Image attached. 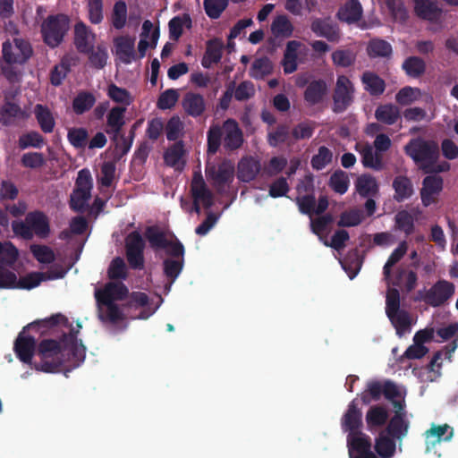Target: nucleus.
<instances>
[{
	"label": "nucleus",
	"instance_id": "1",
	"mask_svg": "<svg viewBox=\"0 0 458 458\" xmlns=\"http://www.w3.org/2000/svg\"><path fill=\"white\" fill-rule=\"evenodd\" d=\"M39 354L43 363L36 365L35 369L44 372H55L66 358L72 360L75 365L81 364L84 360L86 349L74 335H69L60 343L54 340L43 341L39 346Z\"/></svg>",
	"mask_w": 458,
	"mask_h": 458
},
{
	"label": "nucleus",
	"instance_id": "2",
	"mask_svg": "<svg viewBox=\"0 0 458 458\" xmlns=\"http://www.w3.org/2000/svg\"><path fill=\"white\" fill-rule=\"evenodd\" d=\"M404 149L406 154L426 173H441L450 169L449 163L439 159L438 147L433 141L415 139L411 140Z\"/></svg>",
	"mask_w": 458,
	"mask_h": 458
},
{
	"label": "nucleus",
	"instance_id": "3",
	"mask_svg": "<svg viewBox=\"0 0 458 458\" xmlns=\"http://www.w3.org/2000/svg\"><path fill=\"white\" fill-rule=\"evenodd\" d=\"M127 290L120 282L108 283L103 289H97L95 296L98 305L99 318L102 321L117 323L122 313L114 301L122 300Z\"/></svg>",
	"mask_w": 458,
	"mask_h": 458
},
{
	"label": "nucleus",
	"instance_id": "4",
	"mask_svg": "<svg viewBox=\"0 0 458 458\" xmlns=\"http://www.w3.org/2000/svg\"><path fill=\"white\" fill-rule=\"evenodd\" d=\"M222 135H224L225 147L229 149L238 148L243 141L242 134L237 123L233 120H227L224 123L223 130L218 125L210 127L208 133L209 152L215 153L217 150Z\"/></svg>",
	"mask_w": 458,
	"mask_h": 458
},
{
	"label": "nucleus",
	"instance_id": "5",
	"mask_svg": "<svg viewBox=\"0 0 458 458\" xmlns=\"http://www.w3.org/2000/svg\"><path fill=\"white\" fill-rule=\"evenodd\" d=\"M6 31L11 38L3 43V57L8 64H21L27 61L31 55V47L27 41L19 37L18 31L13 23H9Z\"/></svg>",
	"mask_w": 458,
	"mask_h": 458
},
{
	"label": "nucleus",
	"instance_id": "6",
	"mask_svg": "<svg viewBox=\"0 0 458 458\" xmlns=\"http://www.w3.org/2000/svg\"><path fill=\"white\" fill-rule=\"evenodd\" d=\"M13 231L18 236L31 239L34 235L47 237L50 229L47 216L40 212H34L29 214L24 222H13Z\"/></svg>",
	"mask_w": 458,
	"mask_h": 458
},
{
	"label": "nucleus",
	"instance_id": "7",
	"mask_svg": "<svg viewBox=\"0 0 458 458\" xmlns=\"http://www.w3.org/2000/svg\"><path fill=\"white\" fill-rule=\"evenodd\" d=\"M69 29V19L64 14L48 17L42 24L45 42L50 47H56L63 40Z\"/></svg>",
	"mask_w": 458,
	"mask_h": 458
},
{
	"label": "nucleus",
	"instance_id": "8",
	"mask_svg": "<svg viewBox=\"0 0 458 458\" xmlns=\"http://www.w3.org/2000/svg\"><path fill=\"white\" fill-rule=\"evenodd\" d=\"M92 189V178L90 172L82 169L79 172L76 188L71 196V206L76 211L83 210L90 199V191Z\"/></svg>",
	"mask_w": 458,
	"mask_h": 458
},
{
	"label": "nucleus",
	"instance_id": "9",
	"mask_svg": "<svg viewBox=\"0 0 458 458\" xmlns=\"http://www.w3.org/2000/svg\"><path fill=\"white\" fill-rule=\"evenodd\" d=\"M206 174L217 191H224L233 181L234 165L230 161H224L217 167L208 166Z\"/></svg>",
	"mask_w": 458,
	"mask_h": 458
},
{
	"label": "nucleus",
	"instance_id": "10",
	"mask_svg": "<svg viewBox=\"0 0 458 458\" xmlns=\"http://www.w3.org/2000/svg\"><path fill=\"white\" fill-rule=\"evenodd\" d=\"M350 458H377L371 451L370 438L363 432H352L347 436Z\"/></svg>",
	"mask_w": 458,
	"mask_h": 458
},
{
	"label": "nucleus",
	"instance_id": "11",
	"mask_svg": "<svg viewBox=\"0 0 458 458\" xmlns=\"http://www.w3.org/2000/svg\"><path fill=\"white\" fill-rule=\"evenodd\" d=\"M191 191L194 201L192 209H194L196 213H199L200 205L205 208H209L213 204V195L208 188L202 175L198 172L193 175Z\"/></svg>",
	"mask_w": 458,
	"mask_h": 458
},
{
	"label": "nucleus",
	"instance_id": "12",
	"mask_svg": "<svg viewBox=\"0 0 458 458\" xmlns=\"http://www.w3.org/2000/svg\"><path fill=\"white\" fill-rule=\"evenodd\" d=\"M146 236L153 248L165 249L173 256H182L184 252L180 242H173L172 237L164 234L157 228H148Z\"/></svg>",
	"mask_w": 458,
	"mask_h": 458
},
{
	"label": "nucleus",
	"instance_id": "13",
	"mask_svg": "<svg viewBox=\"0 0 458 458\" xmlns=\"http://www.w3.org/2000/svg\"><path fill=\"white\" fill-rule=\"evenodd\" d=\"M112 51L121 62L131 64L136 59L135 38L129 35L114 38Z\"/></svg>",
	"mask_w": 458,
	"mask_h": 458
},
{
	"label": "nucleus",
	"instance_id": "14",
	"mask_svg": "<svg viewBox=\"0 0 458 458\" xmlns=\"http://www.w3.org/2000/svg\"><path fill=\"white\" fill-rule=\"evenodd\" d=\"M353 93L354 88L350 79L344 75L338 76L334 95L335 110L345 109L352 101Z\"/></svg>",
	"mask_w": 458,
	"mask_h": 458
},
{
	"label": "nucleus",
	"instance_id": "15",
	"mask_svg": "<svg viewBox=\"0 0 458 458\" xmlns=\"http://www.w3.org/2000/svg\"><path fill=\"white\" fill-rule=\"evenodd\" d=\"M443 190V179L437 175H428L422 182L420 198L423 206L436 204Z\"/></svg>",
	"mask_w": 458,
	"mask_h": 458
},
{
	"label": "nucleus",
	"instance_id": "16",
	"mask_svg": "<svg viewBox=\"0 0 458 458\" xmlns=\"http://www.w3.org/2000/svg\"><path fill=\"white\" fill-rule=\"evenodd\" d=\"M66 272L67 269L61 268L58 271L50 270L47 273H30L23 277L17 279L16 288L30 290L39 285L43 281L62 278L64 276Z\"/></svg>",
	"mask_w": 458,
	"mask_h": 458
},
{
	"label": "nucleus",
	"instance_id": "17",
	"mask_svg": "<svg viewBox=\"0 0 458 458\" xmlns=\"http://www.w3.org/2000/svg\"><path fill=\"white\" fill-rule=\"evenodd\" d=\"M158 38V27L155 26L152 21L146 20L142 24L138 44V52L140 58L145 56L148 49L157 47Z\"/></svg>",
	"mask_w": 458,
	"mask_h": 458
},
{
	"label": "nucleus",
	"instance_id": "18",
	"mask_svg": "<svg viewBox=\"0 0 458 458\" xmlns=\"http://www.w3.org/2000/svg\"><path fill=\"white\" fill-rule=\"evenodd\" d=\"M409 426V415L405 408H398L394 409V415L390 420L385 431L394 438L402 439L407 435Z\"/></svg>",
	"mask_w": 458,
	"mask_h": 458
},
{
	"label": "nucleus",
	"instance_id": "19",
	"mask_svg": "<svg viewBox=\"0 0 458 458\" xmlns=\"http://www.w3.org/2000/svg\"><path fill=\"white\" fill-rule=\"evenodd\" d=\"M143 240L141 236L133 232L126 239L127 258L130 265L133 267H140L143 264L142 250Z\"/></svg>",
	"mask_w": 458,
	"mask_h": 458
},
{
	"label": "nucleus",
	"instance_id": "20",
	"mask_svg": "<svg viewBox=\"0 0 458 458\" xmlns=\"http://www.w3.org/2000/svg\"><path fill=\"white\" fill-rule=\"evenodd\" d=\"M305 46L297 40H291L286 44L283 67L285 73H292L296 71L298 66V55L305 52Z\"/></svg>",
	"mask_w": 458,
	"mask_h": 458
},
{
	"label": "nucleus",
	"instance_id": "21",
	"mask_svg": "<svg viewBox=\"0 0 458 458\" xmlns=\"http://www.w3.org/2000/svg\"><path fill=\"white\" fill-rule=\"evenodd\" d=\"M96 35L82 22H78L74 28V43L77 49L82 53H89L94 47Z\"/></svg>",
	"mask_w": 458,
	"mask_h": 458
},
{
	"label": "nucleus",
	"instance_id": "22",
	"mask_svg": "<svg viewBox=\"0 0 458 458\" xmlns=\"http://www.w3.org/2000/svg\"><path fill=\"white\" fill-rule=\"evenodd\" d=\"M454 293L452 284L442 281L436 284L427 293L426 301L432 306H438L445 301Z\"/></svg>",
	"mask_w": 458,
	"mask_h": 458
},
{
	"label": "nucleus",
	"instance_id": "23",
	"mask_svg": "<svg viewBox=\"0 0 458 458\" xmlns=\"http://www.w3.org/2000/svg\"><path fill=\"white\" fill-rule=\"evenodd\" d=\"M294 31L291 20L284 14L276 15L270 25V32L274 38L284 40L290 38Z\"/></svg>",
	"mask_w": 458,
	"mask_h": 458
},
{
	"label": "nucleus",
	"instance_id": "24",
	"mask_svg": "<svg viewBox=\"0 0 458 458\" xmlns=\"http://www.w3.org/2000/svg\"><path fill=\"white\" fill-rule=\"evenodd\" d=\"M420 99H423L427 104L433 102V98L430 95L422 92L418 88L404 87L395 96L396 102L403 106L411 105Z\"/></svg>",
	"mask_w": 458,
	"mask_h": 458
},
{
	"label": "nucleus",
	"instance_id": "25",
	"mask_svg": "<svg viewBox=\"0 0 458 458\" xmlns=\"http://www.w3.org/2000/svg\"><path fill=\"white\" fill-rule=\"evenodd\" d=\"M35 350V340L23 333L20 334L14 344V352L21 361L31 363Z\"/></svg>",
	"mask_w": 458,
	"mask_h": 458
},
{
	"label": "nucleus",
	"instance_id": "26",
	"mask_svg": "<svg viewBox=\"0 0 458 458\" xmlns=\"http://www.w3.org/2000/svg\"><path fill=\"white\" fill-rule=\"evenodd\" d=\"M361 412L354 401H352L343 416L342 428L345 432L352 434V432H360L359 428L361 427Z\"/></svg>",
	"mask_w": 458,
	"mask_h": 458
},
{
	"label": "nucleus",
	"instance_id": "27",
	"mask_svg": "<svg viewBox=\"0 0 458 458\" xmlns=\"http://www.w3.org/2000/svg\"><path fill=\"white\" fill-rule=\"evenodd\" d=\"M355 149L360 153L364 166L375 170H380L382 168V157L377 150L374 151L370 145L357 142Z\"/></svg>",
	"mask_w": 458,
	"mask_h": 458
},
{
	"label": "nucleus",
	"instance_id": "28",
	"mask_svg": "<svg viewBox=\"0 0 458 458\" xmlns=\"http://www.w3.org/2000/svg\"><path fill=\"white\" fill-rule=\"evenodd\" d=\"M416 13L426 20L437 21L440 19L442 11L432 0H414Z\"/></svg>",
	"mask_w": 458,
	"mask_h": 458
},
{
	"label": "nucleus",
	"instance_id": "29",
	"mask_svg": "<svg viewBox=\"0 0 458 458\" xmlns=\"http://www.w3.org/2000/svg\"><path fill=\"white\" fill-rule=\"evenodd\" d=\"M310 29L318 37L326 38L330 41H337L339 39V32L329 19L313 20Z\"/></svg>",
	"mask_w": 458,
	"mask_h": 458
},
{
	"label": "nucleus",
	"instance_id": "30",
	"mask_svg": "<svg viewBox=\"0 0 458 458\" xmlns=\"http://www.w3.org/2000/svg\"><path fill=\"white\" fill-rule=\"evenodd\" d=\"M425 437L427 451H429L431 447H434L441 441L450 440L453 437V432L447 425L432 426L431 428L426 432Z\"/></svg>",
	"mask_w": 458,
	"mask_h": 458
},
{
	"label": "nucleus",
	"instance_id": "31",
	"mask_svg": "<svg viewBox=\"0 0 458 458\" xmlns=\"http://www.w3.org/2000/svg\"><path fill=\"white\" fill-rule=\"evenodd\" d=\"M382 391L386 399L390 400L394 409L405 408L406 390L392 382H386L382 386Z\"/></svg>",
	"mask_w": 458,
	"mask_h": 458
},
{
	"label": "nucleus",
	"instance_id": "32",
	"mask_svg": "<svg viewBox=\"0 0 458 458\" xmlns=\"http://www.w3.org/2000/svg\"><path fill=\"white\" fill-rule=\"evenodd\" d=\"M388 419V411L379 405L371 406L365 416V420L369 430H373L386 424Z\"/></svg>",
	"mask_w": 458,
	"mask_h": 458
},
{
	"label": "nucleus",
	"instance_id": "33",
	"mask_svg": "<svg viewBox=\"0 0 458 458\" xmlns=\"http://www.w3.org/2000/svg\"><path fill=\"white\" fill-rule=\"evenodd\" d=\"M362 15V8L357 0H351L344 4L338 11L337 16L339 20L353 23L358 21Z\"/></svg>",
	"mask_w": 458,
	"mask_h": 458
},
{
	"label": "nucleus",
	"instance_id": "34",
	"mask_svg": "<svg viewBox=\"0 0 458 458\" xmlns=\"http://www.w3.org/2000/svg\"><path fill=\"white\" fill-rule=\"evenodd\" d=\"M375 117L382 123L392 125L400 119V109L393 104L380 105L375 111Z\"/></svg>",
	"mask_w": 458,
	"mask_h": 458
},
{
	"label": "nucleus",
	"instance_id": "35",
	"mask_svg": "<svg viewBox=\"0 0 458 458\" xmlns=\"http://www.w3.org/2000/svg\"><path fill=\"white\" fill-rule=\"evenodd\" d=\"M260 170V165L253 157L242 158L238 165V178L242 182L253 180Z\"/></svg>",
	"mask_w": 458,
	"mask_h": 458
},
{
	"label": "nucleus",
	"instance_id": "36",
	"mask_svg": "<svg viewBox=\"0 0 458 458\" xmlns=\"http://www.w3.org/2000/svg\"><path fill=\"white\" fill-rule=\"evenodd\" d=\"M355 189L362 197H374L378 191V183L373 176L361 174L355 182Z\"/></svg>",
	"mask_w": 458,
	"mask_h": 458
},
{
	"label": "nucleus",
	"instance_id": "37",
	"mask_svg": "<svg viewBox=\"0 0 458 458\" xmlns=\"http://www.w3.org/2000/svg\"><path fill=\"white\" fill-rule=\"evenodd\" d=\"M182 106L190 115L198 116L205 110V101L199 94L188 93L182 100Z\"/></svg>",
	"mask_w": 458,
	"mask_h": 458
},
{
	"label": "nucleus",
	"instance_id": "38",
	"mask_svg": "<svg viewBox=\"0 0 458 458\" xmlns=\"http://www.w3.org/2000/svg\"><path fill=\"white\" fill-rule=\"evenodd\" d=\"M388 284L398 285L410 291L414 288L417 276L416 274L409 270H402L394 276L389 274L388 279H386Z\"/></svg>",
	"mask_w": 458,
	"mask_h": 458
},
{
	"label": "nucleus",
	"instance_id": "39",
	"mask_svg": "<svg viewBox=\"0 0 458 458\" xmlns=\"http://www.w3.org/2000/svg\"><path fill=\"white\" fill-rule=\"evenodd\" d=\"M390 434L383 430L376 439L375 449L377 453L384 458H390L395 452V443L389 438Z\"/></svg>",
	"mask_w": 458,
	"mask_h": 458
},
{
	"label": "nucleus",
	"instance_id": "40",
	"mask_svg": "<svg viewBox=\"0 0 458 458\" xmlns=\"http://www.w3.org/2000/svg\"><path fill=\"white\" fill-rule=\"evenodd\" d=\"M394 189V199L403 201L413 194V188L411 181L405 176H397L393 182Z\"/></svg>",
	"mask_w": 458,
	"mask_h": 458
},
{
	"label": "nucleus",
	"instance_id": "41",
	"mask_svg": "<svg viewBox=\"0 0 458 458\" xmlns=\"http://www.w3.org/2000/svg\"><path fill=\"white\" fill-rule=\"evenodd\" d=\"M106 94L110 99L119 104V106H124L125 108L133 101V98L128 90L114 84L108 86Z\"/></svg>",
	"mask_w": 458,
	"mask_h": 458
},
{
	"label": "nucleus",
	"instance_id": "42",
	"mask_svg": "<svg viewBox=\"0 0 458 458\" xmlns=\"http://www.w3.org/2000/svg\"><path fill=\"white\" fill-rule=\"evenodd\" d=\"M128 18L127 5L123 1L114 3L112 13L111 23L116 30H122L125 27Z\"/></svg>",
	"mask_w": 458,
	"mask_h": 458
},
{
	"label": "nucleus",
	"instance_id": "43",
	"mask_svg": "<svg viewBox=\"0 0 458 458\" xmlns=\"http://www.w3.org/2000/svg\"><path fill=\"white\" fill-rule=\"evenodd\" d=\"M34 114L38 123L45 132H51L54 130L55 119L47 107L42 105H37L34 109Z\"/></svg>",
	"mask_w": 458,
	"mask_h": 458
},
{
	"label": "nucleus",
	"instance_id": "44",
	"mask_svg": "<svg viewBox=\"0 0 458 458\" xmlns=\"http://www.w3.org/2000/svg\"><path fill=\"white\" fill-rule=\"evenodd\" d=\"M361 80L366 90L372 95H379L385 90L384 81L373 72H364Z\"/></svg>",
	"mask_w": 458,
	"mask_h": 458
},
{
	"label": "nucleus",
	"instance_id": "45",
	"mask_svg": "<svg viewBox=\"0 0 458 458\" xmlns=\"http://www.w3.org/2000/svg\"><path fill=\"white\" fill-rule=\"evenodd\" d=\"M389 319L391 320L393 326L396 329L397 335L400 336L408 333L411 329V320L409 315L405 311H398L390 315Z\"/></svg>",
	"mask_w": 458,
	"mask_h": 458
},
{
	"label": "nucleus",
	"instance_id": "46",
	"mask_svg": "<svg viewBox=\"0 0 458 458\" xmlns=\"http://www.w3.org/2000/svg\"><path fill=\"white\" fill-rule=\"evenodd\" d=\"M191 20L188 14L174 17L169 21V33L170 37L174 39H178L182 34L184 28H190Z\"/></svg>",
	"mask_w": 458,
	"mask_h": 458
},
{
	"label": "nucleus",
	"instance_id": "47",
	"mask_svg": "<svg viewBox=\"0 0 458 458\" xmlns=\"http://www.w3.org/2000/svg\"><path fill=\"white\" fill-rule=\"evenodd\" d=\"M18 256V250L12 242H0V266H12Z\"/></svg>",
	"mask_w": 458,
	"mask_h": 458
},
{
	"label": "nucleus",
	"instance_id": "48",
	"mask_svg": "<svg viewBox=\"0 0 458 458\" xmlns=\"http://www.w3.org/2000/svg\"><path fill=\"white\" fill-rule=\"evenodd\" d=\"M367 52L370 57H386L392 54V47L386 41L373 39L369 43Z\"/></svg>",
	"mask_w": 458,
	"mask_h": 458
},
{
	"label": "nucleus",
	"instance_id": "49",
	"mask_svg": "<svg viewBox=\"0 0 458 458\" xmlns=\"http://www.w3.org/2000/svg\"><path fill=\"white\" fill-rule=\"evenodd\" d=\"M126 108L124 106H114L107 114V125L113 133L120 131L124 124V113Z\"/></svg>",
	"mask_w": 458,
	"mask_h": 458
},
{
	"label": "nucleus",
	"instance_id": "50",
	"mask_svg": "<svg viewBox=\"0 0 458 458\" xmlns=\"http://www.w3.org/2000/svg\"><path fill=\"white\" fill-rule=\"evenodd\" d=\"M30 250L33 257L40 264H49L55 259L54 250L46 245L31 244Z\"/></svg>",
	"mask_w": 458,
	"mask_h": 458
},
{
	"label": "nucleus",
	"instance_id": "51",
	"mask_svg": "<svg viewBox=\"0 0 458 458\" xmlns=\"http://www.w3.org/2000/svg\"><path fill=\"white\" fill-rule=\"evenodd\" d=\"M89 62L96 68H103L107 62L108 53L105 44H98L89 51Z\"/></svg>",
	"mask_w": 458,
	"mask_h": 458
},
{
	"label": "nucleus",
	"instance_id": "52",
	"mask_svg": "<svg viewBox=\"0 0 458 458\" xmlns=\"http://www.w3.org/2000/svg\"><path fill=\"white\" fill-rule=\"evenodd\" d=\"M183 148L180 143L174 144L168 148L164 156L165 163L173 167L180 168L183 165L182 161Z\"/></svg>",
	"mask_w": 458,
	"mask_h": 458
},
{
	"label": "nucleus",
	"instance_id": "53",
	"mask_svg": "<svg viewBox=\"0 0 458 458\" xmlns=\"http://www.w3.org/2000/svg\"><path fill=\"white\" fill-rule=\"evenodd\" d=\"M349 176L341 170L335 172L330 177V187L337 193L344 194L349 188Z\"/></svg>",
	"mask_w": 458,
	"mask_h": 458
},
{
	"label": "nucleus",
	"instance_id": "54",
	"mask_svg": "<svg viewBox=\"0 0 458 458\" xmlns=\"http://www.w3.org/2000/svg\"><path fill=\"white\" fill-rule=\"evenodd\" d=\"M327 90L326 82L319 81L309 85L305 91V99L310 104L318 103Z\"/></svg>",
	"mask_w": 458,
	"mask_h": 458
},
{
	"label": "nucleus",
	"instance_id": "55",
	"mask_svg": "<svg viewBox=\"0 0 458 458\" xmlns=\"http://www.w3.org/2000/svg\"><path fill=\"white\" fill-rule=\"evenodd\" d=\"M333 63L341 67H348L354 64L356 53L350 49H337L332 54Z\"/></svg>",
	"mask_w": 458,
	"mask_h": 458
},
{
	"label": "nucleus",
	"instance_id": "56",
	"mask_svg": "<svg viewBox=\"0 0 458 458\" xmlns=\"http://www.w3.org/2000/svg\"><path fill=\"white\" fill-rule=\"evenodd\" d=\"M403 68L409 76L416 78L424 72L425 63L419 57L411 56L403 62Z\"/></svg>",
	"mask_w": 458,
	"mask_h": 458
},
{
	"label": "nucleus",
	"instance_id": "57",
	"mask_svg": "<svg viewBox=\"0 0 458 458\" xmlns=\"http://www.w3.org/2000/svg\"><path fill=\"white\" fill-rule=\"evenodd\" d=\"M204 9L211 19H217L228 5V0H204Z\"/></svg>",
	"mask_w": 458,
	"mask_h": 458
},
{
	"label": "nucleus",
	"instance_id": "58",
	"mask_svg": "<svg viewBox=\"0 0 458 458\" xmlns=\"http://www.w3.org/2000/svg\"><path fill=\"white\" fill-rule=\"evenodd\" d=\"M90 22L98 24L103 21V0H86Z\"/></svg>",
	"mask_w": 458,
	"mask_h": 458
},
{
	"label": "nucleus",
	"instance_id": "59",
	"mask_svg": "<svg viewBox=\"0 0 458 458\" xmlns=\"http://www.w3.org/2000/svg\"><path fill=\"white\" fill-rule=\"evenodd\" d=\"M96 99L89 93H81L73 100V110L76 114H82L90 109Z\"/></svg>",
	"mask_w": 458,
	"mask_h": 458
},
{
	"label": "nucleus",
	"instance_id": "60",
	"mask_svg": "<svg viewBox=\"0 0 458 458\" xmlns=\"http://www.w3.org/2000/svg\"><path fill=\"white\" fill-rule=\"evenodd\" d=\"M407 243L406 242H402L397 248L394 250V251L391 253L388 260L384 266V276L385 279H388L390 268L397 263L406 253L407 251Z\"/></svg>",
	"mask_w": 458,
	"mask_h": 458
},
{
	"label": "nucleus",
	"instance_id": "61",
	"mask_svg": "<svg viewBox=\"0 0 458 458\" xmlns=\"http://www.w3.org/2000/svg\"><path fill=\"white\" fill-rule=\"evenodd\" d=\"M272 71V64L267 58H259L254 61L250 70L253 78H263Z\"/></svg>",
	"mask_w": 458,
	"mask_h": 458
},
{
	"label": "nucleus",
	"instance_id": "62",
	"mask_svg": "<svg viewBox=\"0 0 458 458\" xmlns=\"http://www.w3.org/2000/svg\"><path fill=\"white\" fill-rule=\"evenodd\" d=\"M332 160V152L327 148L326 147H321L318 149V154H316L311 160V165L313 168L317 170L323 169L327 165H328Z\"/></svg>",
	"mask_w": 458,
	"mask_h": 458
},
{
	"label": "nucleus",
	"instance_id": "63",
	"mask_svg": "<svg viewBox=\"0 0 458 458\" xmlns=\"http://www.w3.org/2000/svg\"><path fill=\"white\" fill-rule=\"evenodd\" d=\"M395 224L398 229L410 234L413 231V217L407 211H400L395 216Z\"/></svg>",
	"mask_w": 458,
	"mask_h": 458
},
{
	"label": "nucleus",
	"instance_id": "64",
	"mask_svg": "<svg viewBox=\"0 0 458 458\" xmlns=\"http://www.w3.org/2000/svg\"><path fill=\"white\" fill-rule=\"evenodd\" d=\"M88 132L83 128H72L68 131V140L75 148H82L86 145Z\"/></svg>",
	"mask_w": 458,
	"mask_h": 458
}]
</instances>
